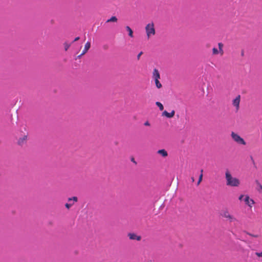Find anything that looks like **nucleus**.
Segmentation results:
<instances>
[{
	"label": "nucleus",
	"instance_id": "nucleus-1",
	"mask_svg": "<svg viewBox=\"0 0 262 262\" xmlns=\"http://www.w3.org/2000/svg\"><path fill=\"white\" fill-rule=\"evenodd\" d=\"M226 185L230 187H238L241 184L240 180L235 177H232L229 170L225 172Z\"/></svg>",
	"mask_w": 262,
	"mask_h": 262
},
{
	"label": "nucleus",
	"instance_id": "nucleus-2",
	"mask_svg": "<svg viewBox=\"0 0 262 262\" xmlns=\"http://www.w3.org/2000/svg\"><path fill=\"white\" fill-rule=\"evenodd\" d=\"M145 29L148 38H149L156 34L154 24L152 22L147 24L145 26Z\"/></svg>",
	"mask_w": 262,
	"mask_h": 262
},
{
	"label": "nucleus",
	"instance_id": "nucleus-3",
	"mask_svg": "<svg viewBox=\"0 0 262 262\" xmlns=\"http://www.w3.org/2000/svg\"><path fill=\"white\" fill-rule=\"evenodd\" d=\"M221 215L223 217L226 219L227 221L230 223L237 221L236 218L233 215L230 214L227 209L222 210Z\"/></svg>",
	"mask_w": 262,
	"mask_h": 262
},
{
	"label": "nucleus",
	"instance_id": "nucleus-4",
	"mask_svg": "<svg viewBox=\"0 0 262 262\" xmlns=\"http://www.w3.org/2000/svg\"><path fill=\"white\" fill-rule=\"evenodd\" d=\"M231 137L232 140L236 142L237 144L245 145L246 143L244 139L242 138L239 135L235 133L234 132H232L231 133Z\"/></svg>",
	"mask_w": 262,
	"mask_h": 262
},
{
	"label": "nucleus",
	"instance_id": "nucleus-5",
	"mask_svg": "<svg viewBox=\"0 0 262 262\" xmlns=\"http://www.w3.org/2000/svg\"><path fill=\"white\" fill-rule=\"evenodd\" d=\"M219 50H217L216 48H213L212 49V55H216L218 54H220L221 55H223L224 54L223 51V44L222 42H219L218 43Z\"/></svg>",
	"mask_w": 262,
	"mask_h": 262
},
{
	"label": "nucleus",
	"instance_id": "nucleus-6",
	"mask_svg": "<svg viewBox=\"0 0 262 262\" xmlns=\"http://www.w3.org/2000/svg\"><path fill=\"white\" fill-rule=\"evenodd\" d=\"M78 201V198L76 196H73L72 198H69L68 199V203L65 204V207L67 209H69L72 206L74 205V203Z\"/></svg>",
	"mask_w": 262,
	"mask_h": 262
},
{
	"label": "nucleus",
	"instance_id": "nucleus-7",
	"mask_svg": "<svg viewBox=\"0 0 262 262\" xmlns=\"http://www.w3.org/2000/svg\"><path fill=\"white\" fill-rule=\"evenodd\" d=\"M241 101V96L238 95L232 101V104L235 107L237 111L239 110V103Z\"/></svg>",
	"mask_w": 262,
	"mask_h": 262
},
{
	"label": "nucleus",
	"instance_id": "nucleus-8",
	"mask_svg": "<svg viewBox=\"0 0 262 262\" xmlns=\"http://www.w3.org/2000/svg\"><path fill=\"white\" fill-rule=\"evenodd\" d=\"M245 203L250 207H252L255 203L253 200L250 199L248 195H246L244 199Z\"/></svg>",
	"mask_w": 262,
	"mask_h": 262
},
{
	"label": "nucleus",
	"instance_id": "nucleus-9",
	"mask_svg": "<svg viewBox=\"0 0 262 262\" xmlns=\"http://www.w3.org/2000/svg\"><path fill=\"white\" fill-rule=\"evenodd\" d=\"M128 236L131 240H136L137 241H140L141 239V236L138 235L134 233H129L128 234Z\"/></svg>",
	"mask_w": 262,
	"mask_h": 262
},
{
	"label": "nucleus",
	"instance_id": "nucleus-10",
	"mask_svg": "<svg viewBox=\"0 0 262 262\" xmlns=\"http://www.w3.org/2000/svg\"><path fill=\"white\" fill-rule=\"evenodd\" d=\"M91 47V42H89V41H88L85 44V46H84V49L82 51V53H81L80 55H79L78 57V58H80L82 56H83V55H84L90 49Z\"/></svg>",
	"mask_w": 262,
	"mask_h": 262
},
{
	"label": "nucleus",
	"instance_id": "nucleus-11",
	"mask_svg": "<svg viewBox=\"0 0 262 262\" xmlns=\"http://www.w3.org/2000/svg\"><path fill=\"white\" fill-rule=\"evenodd\" d=\"M28 139L27 135H24L23 137L19 138L17 143L19 145L22 146L27 143Z\"/></svg>",
	"mask_w": 262,
	"mask_h": 262
},
{
	"label": "nucleus",
	"instance_id": "nucleus-12",
	"mask_svg": "<svg viewBox=\"0 0 262 262\" xmlns=\"http://www.w3.org/2000/svg\"><path fill=\"white\" fill-rule=\"evenodd\" d=\"M174 114L175 111L174 110H172L170 113H168L166 111H164L162 113V116H165L168 118H171L174 116Z\"/></svg>",
	"mask_w": 262,
	"mask_h": 262
},
{
	"label": "nucleus",
	"instance_id": "nucleus-13",
	"mask_svg": "<svg viewBox=\"0 0 262 262\" xmlns=\"http://www.w3.org/2000/svg\"><path fill=\"white\" fill-rule=\"evenodd\" d=\"M152 78L155 79H160V73L158 69H154L152 72Z\"/></svg>",
	"mask_w": 262,
	"mask_h": 262
},
{
	"label": "nucleus",
	"instance_id": "nucleus-14",
	"mask_svg": "<svg viewBox=\"0 0 262 262\" xmlns=\"http://www.w3.org/2000/svg\"><path fill=\"white\" fill-rule=\"evenodd\" d=\"M157 153L158 154L161 155L164 158H165V157H167V156H168V153H167V151L164 149L158 150L157 151Z\"/></svg>",
	"mask_w": 262,
	"mask_h": 262
},
{
	"label": "nucleus",
	"instance_id": "nucleus-15",
	"mask_svg": "<svg viewBox=\"0 0 262 262\" xmlns=\"http://www.w3.org/2000/svg\"><path fill=\"white\" fill-rule=\"evenodd\" d=\"M125 29L128 32V36L130 37H133L134 35L132 29L129 26H126Z\"/></svg>",
	"mask_w": 262,
	"mask_h": 262
},
{
	"label": "nucleus",
	"instance_id": "nucleus-16",
	"mask_svg": "<svg viewBox=\"0 0 262 262\" xmlns=\"http://www.w3.org/2000/svg\"><path fill=\"white\" fill-rule=\"evenodd\" d=\"M154 80H155V82L156 87L158 89H161L162 87V85L159 81V79H155Z\"/></svg>",
	"mask_w": 262,
	"mask_h": 262
},
{
	"label": "nucleus",
	"instance_id": "nucleus-17",
	"mask_svg": "<svg viewBox=\"0 0 262 262\" xmlns=\"http://www.w3.org/2000/svg\"><path fill=\"white\" fill-rule=\"evenodd\" d=\"M117 20L118 19L116 16H112L110 19L106 20V23L117 22Z\"/></svg>",
	"mask_w": 262,
	"mask_h": 262
},
{
	"label": "nucleus",
	"instance_id": "nucleus-18",
	"mask_svg": "<svg viewBox=\"0 0 262 262\" xmlns=\"http://www.w3.org/2000/svg\"><path fill=\"white\" fill-rule=\"evenodd\" d=\"M203 170L201 169V174L199 176V180H198V183H197V185H199L200 184V183L202 182V181L203 176Z\"/></svg>",
	"mask_w": 262,
	"mask_h": 262
},
{
	"label": "nucleus",
	"instance_id": "nucleus-19",
	"mask_svg": "<svg viewBox=\"0 0 262 262\" xmlns=\"http://www.w3.org/2000/svg\"><path fill=\"white\" fill-rule=\"evenodd\" d=\"M156 104L157 106L159 107L160 111H163L164 110V106L163 104L160 102H156Z\"/></svg>",
	"mask_w": 262,
	"mask_h": 262
},
{
	"label": "nucleus",
	"instance_id": "nucleus-20",
	"mask_svg": "<svg viewBox=\"0 0 262 262\" xmlns=\"http://www.w3.org/2000/svg\"><path fill=\"white\" fill-rule=\"evenodd\" d=\"M63 46H64V50L65 51H67L69 48H70V47L71 46V44L70 43H69L67 42H65L64 43H63Z\"/></svg>",
	"mask_w": 262,
	"mask_h": 262
},
{
	"label": "nucleus",
	"instance_id": "nucleus-21",
	"mask_svg": "<svg viewBox=\"0 0 262 262\" xmlns=\"http://www.w3.org/2000/svg\"><path fill=\"white\" fill-rule=\"evenodd\" d=\"M245 233H246L247 234H248L252 237H253L257 238V237H259V235L258 234H255V235L253 234H251L247 231H245Z\"/></svg>",
	"mask_w": 262,
	"mask_h": 262
},
{
	"label": "nucleus",
	"instance_id": "nucleus-22",
	"mask_svg": "<svg viewBox=\"0 0 262 262\" xmlns=\"http://www.w3.org/2000/svg\"><path fill=\"white\" fill-rule=\"evenodd\" d=\"M256 255L258 257H262V252H256Z\"/></svg>",
	"mask_w": 262,
	"mask_h": 262
},
{
	"label": "nucleus",
	"instance_id": "nucleus-23",
	"mask_svg": "<svg viewBox=\"0 0 262 262\" xmlns=\"http://www.w3.org/2000/svg\"><path fill=\"white\" fill-rule=\"evenodd\" d=\"M144 125L145 126H149L150 125V123L149 122V121H146L144 123Z\"/></svg>",
	"mask_w": 262,
	"mask_h": 262
},
{
	"label": "nucleus",
	"instance_id": "nucleus-24",
	"mask_svg": "<svg viewBox=\"0 0 262 262\" xmlns=\"http://www.w3.org/2000/svg\"><path fill=\"white\" fill-rule=\"evenodd\" d=\"M142 54H143V52H140L138 54V55H137V59H138V60H139V59H140V56H141V55Z\"/></svg>",
	"mask_w": 262,
	"mask_h": 262
},
{
	"label": "nucleus",
	"instance_id": "nucleus-25",
	"mask_svg": "<svg viewBox=\"0 0 262 262\" xmlns=\"http://www.w3.org/2000/svg\"><path fill=\"white\" fill-rule=\"evenodd\" d=\"M244 196L245 195L243 194L241 195L238 198L239 200L242 201Z\"/></svg>",
	"mask_w": 262,
	"mask_h": 262
},
{
	"label": "nucleus",
	"instance_id": "nucleus-26",
	"mask_svg": "<svg viewBox=\"0 0 262 262\" xmlns=\"http://www.w3.org/2000/svg\"><path fill=\"white\" fill-rule=\"evenodd\" d=\"M79 39H80L79 37H76V38L74 39V40L73 42H74V41H78Z\"/></svg>",
	"mask_w": 262,
	"mask_h": 262
},
{
	"label": "nucleus",
	"instance_id": "nucleus-27",
	"mask_svg": "<svg viewBox=\"0 0 262 262\" xmlns=\"http://www.w3.org/2000/svg\"><path fill=\"white\" fill-rule=\"evenodd\" d=\"M191 179L192 182H194V178L193 177H191Z\"/></svg>",
	"mask_w": 262,
	"mask_h": 262
},
{
	"label": "nucleus",
	"instance_id": "nucleus-28",
	"mask_svg": "<svg viewBox=\"0 0 262 262\" xmlns=\"http://www.w3.org/2000/svg\"><path fill=\"white\" fill-rule=\"evenodd\" d=\"M260 188L262 190V185L258 183Z\"/></svg>",
	"mask_w": 262,
	"mask_h": 262
},
{
	"label": "nucleus",
	"instance_id": "nucleus-29",
	"mask_svg": "<svg viewBox=\"0 0 262 262\" xmlns=\"http://www.w3.org/2000/svg\"><path fill=\"white\" fill-rule=\"evenodd\" d=\"M132 161L133 162L136 163V162H135V160H134V158H133V159H132Z\"/></svg>",
	"mask_w": 262,
	"mask_h": 262
}]
</instances>
